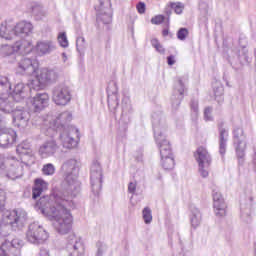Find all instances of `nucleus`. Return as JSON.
<instances>
[{"mask_svg":"<svg viewBox=\"0 0 256 256\" xmlns=\"http://www.w3.org/2000/svg\"><path fill=\"white\" fill-rule=\"evenodd\" d=\"M41 213L52 221V225L60 235H67L73 227L71 210L75 207L73 195L69 192H57L51 196H43L37 202Z\"/></svg>","mask_w":256,"mask_h":256,"instance_id":"1","label":"nucleus"},{"mask_svg":"<svg viewBox=\"0 0 256 256\" xmlns=\"http://www.w3.org/2000/svg\"><path fill=\"white\" fill-rule=\"evenodd\" d=\"M152 127L154 131V139L156 145L160 151L161 163L163 169L171 171L175 169V158L171 150V143L167 140L165 131H167V124L165 118L161 112H155L152 114Z\"/></svg>","mask_w":256,"mask_h":256,"instance_id":"2","label":"nucleus"},{"mask_svg":"<svg viewBox=\"0 0 256 256\" xmlns=\"http://www.w3.org/2000/svg\"><path fill=\"white\" fill-rule=\"evenodd\" d=\"M33 33V24L21 21L15 24L13 19H8L0 24V37L4 41H13L16 37H27Z\"/></svg>","mask_w":256,"mask_h":256,"instance_id":"3","label":"nucleus"},{"mask_svg":"<svg viewBox=\"0 0 256 256\" xmlns=\"http://www.w3.org/2000/svg\"><path fill=\"white\" fill-rule=\"evenodd\" d=\"M239 48H228L225 57L234 71H243V65L249 63V50H247V38L239 39Z\"/></svg>","mask_w":256,"mask_h":256,"instance_id":"4","label":"nucleus"},{"mask_svg":"<svg viewBox=\"0 0 256 256\" xmlns=\"http://www.w3.org/2000/svg\"><path fill=\"white\" fill-rule=\"evenodd\" d=\"M62 173L64 175V181L68 185V189L67 191H64V193L76 197L81 187V183L77 181L79 175V162L75 159L67 160L62 165Z\"/></svg>","mask_w":256,"mask_h":256,"instance_id":"5","label":"nucleus"},{"mask_svg":"<svg viewBox=\"0 0 256 256\" xmlns=\"http://www.w3.org/2000/svg\"><path fill=\"white\" fill-rule=\"evenodd\" d=\"M29 93V86L18 83L11 92V82L9 78L0 76V99H13L16 103L23 101Z\"/></svg>","mask_w":256,"mask_h":256,"instance_id":"6","label":"nucleus"},{"mask_svg":"<svg viewBox=\"0 0 256 256\" xmlns=\"http://www.w3.org/2000/svg\"><path fill=\"white\" fill-rule=\"evenodd\" d=\"M59 80V72L55 69L42 68L37 70L35 74V78L30 82V89H34V91H41V89H45L47 85H51V83H57Z\"/></svg>","mask_w":256,"mask_h":256,"instance_id":"7","label":"nucleus"},{"mask_svg":"<svg viewBox=\"0 0 256 256\" xmlns=\"http://www.w3.org/2000/svg\"><path fill=\"white\" fill-rule=\"evenodd\" d=\"M2 221L10 225L12 231L23 229L27 223V212L23 209L7 210L3 213Z\"/></svg>","mask_w":256,"mask_h":256,"instance_id":"8","label":"nucleus"},{"mask_svg":"<svg viewBox=\"0 0 256 256\" xmlns=\"http://www.w3.org/2000/svg\"><path fill=\"white\" fill-rule=\"evenodd\" d=\"M26 239L29 243L33 245H41L49 239V233L41 224L38 222H33L28 226V231L26 232Z\"/></svg>","mask_w":256,"mask_h":256,"instance_id":"9","label":"nucleus"},{"mask_svg":"<svg viewBox=\"0 0 256 256\" xmlns=\"http://www.w3.org/2000/svg\"><path fill=\"white\" fill-rule=\"evenodd\" d=\"M90 183L93 195L99 197L103 183V168H101V163L97 160L92 162L90 168Z\"/></svg>","mask_w":256,"mask_h":256,"instance_id":"10","label":"nucleus"},{"mask_svg":"<svg viewBox=\"0 0 256 256\" xmlns=\"http://www.w3.org/2000/svg\"><path fill=\"white\" fill-rule=\"evenodd\" d=\"M194 157L198 163L199 173L201 177H209V167L211 166V154L204 147H199Z\"/></svg>","mask_w":256,"mask_h":256,"instance_id":"11","label":"nucleus"},{"mask_svg":"<svg viewBox=\"0 0 256 256\" xmlns=\"http://www.w3.org/2000/svg\"><path fill=\"white\" fill-rule=\"evenodd\" d=\"M59 139L65 149H73L77 147L79 129L75 128V126H67L60 133Z\"/></svg>","mask_w":256,"mask_h":256,"instance_id":"12","label":"nucleus"},{"mask_svg":"<svg viewBox=\"0 0 256 256\" xmlns=\"http://www.w3.org/2000/svg\"><path fill=\"white\" fill-rule=\"evenodd\" d=\"M0 176L7 177L12 181L23 177V166H21V162L13 156L9 157L6 162V168Z\"/></svg>","mask_w":256,"mask_h":256,"instance_id":"13","label":"nucleus"},{"mask_svg":"<svg viewBox=\"0 0 256 256\" xmlns=\"http://www.w3.org/2000/svg\"><path fill=\"white\" fill-rule=\"evenodd\" d=\"M99 5L95 7L97 13V21H101L104 25H109L113 21V10L111 9V0H98Z\"/></svg>","mask_w":256,"mask_h":256,"instance_id":"14","label":"nucleus"},{"mask_svg":"<svg viewBox=\"0 0 256 256\" xmlns=\"http://www.w3.org/2000/svg\"><path fill=\"white\" fill-rule=\"evenodd\" d=\"M71 89L65 84H60L53 89L52 101L56 105L65 106L71 102Z\"/></svg>","mask_w":256,"mask_h":256,"instance_id":"15","label":"nucleus"},{"mask_svg":"<svg viewBox=\"0 0 256 256\" xmlns=\"http://www.w3.org/2000/svg\"><path fill=\"white\" fill-rule=\"evenodd\" d=\"M21 247H23V240L19 238L5 240L3 244L0 246V256L21 255Z\"/></svg>","mask_w":256,"mask_h":256,"instance_id":"16","label":"nucleus"},{"mask_svg":"<svg viewBox=\"0 0 256 256\" xmlns=\"http://www.w3.org/2000/svg\"><path fill=\"white\" fill-rule=\"evenodd\" d=\"M66 249L70 256H85V244L81 237H77L75 234L68 236Z\"/></svg>","mask_w":256,"mask_h":256,"instance_id":"17","label":"nucleus"},{"mask_svg":"<svg viewBox=\"0 0 256 256\" xmlns=\"http://www.w3.org/2000/svg\"><path fill=\"white\" fill-rule=\"evenodd\" d=\"M73 119V115L69 111L62 112L58 114L55 119L50 121V126L47 129V135L53 131V135H57V129H67V123H70Z\"/></svg>","mask_w":256,"mask_h":256,"instance_id":"18","label":"nucleus"},{"mask_svg":"<svg viewBox=\"0 0 256 256\" xmlns=\"http://www.w3.org/2000/svg\"><path fill=\"white\" fill-rule=\"evenodd\" d=\"M52 136L46 139L39 147L38 153L42 159L53 157L59 151V144L55 140V134L51 131Z\"/></svg>","mask_w":256,"mask_h":256,"instance_id":"19","label":"nucleus"},{"mask_svg":"<svg viewBox=\"0 0 256 256\" xmlns=\"http://www.w3.org/2000/svg\"><path fill=\"white\" fill-rule=\"evenodd\" d=\"M17 143V132L12 128L0 129V149H11Z\"/></svg>","mask_w":256,"mask_h":256,"instance_id":"20","label":"nucleus"},{"mask_svg":"<svg viewBox=\"0 0 256 256\" xmlns=\"http://www.w3.org/2000/svg\"><path fill=\"white\" fill-rule=\"evenodd\" d=\"M12 119L15 127H19V129H25V127L29 125L31 114L23 107H16L12 114Z\"/></svg>","mask_w":256,"mask_h":256,"instance_id":"21","label":"nucleus"},{"mask_svg":"<svg viewBox=\"0 0 256 256\" xmlns=\"http://www.w3.org/2000/svg\"><path fill=\"white\" fill-rule=\"evenodd\" d=\"M39 69V64L30 58H23L19 63L16 69L18 75H33V73L37 74V70Z\"/></svg>","mask_w":256,"mask_h":256,"instance_id":"22","label":"nucleus"},{"mask_svg":"<svg viewBox=\"0 0 256 256\" xmlns=\"http://www.w3.org/2000/svg\"><path fill=\"white\" fill-rule=\"evenodd\" d=\"M185 93V81L179 78L174 86V94L172 95V109L177 111L181 105V100L183 99V94Z\"/></svg>","mask_w":256,"mask_h":256,"instance_id":"23","label":"nucleus"},{"mask_svg":"<svg viewBox=\"0 0 256 256\" xmlns=\"http://www.w3.org/2000/svg\"><path fill=\"white\" fill-rule=\"evenodd\" d=\"M212 197L214 201L213 207L215 215L217 217H225L227 205L225 204V200L223 199L221 192H219L218 190H213Z\"/></svg>","mask_w":256,"mask_h":256,"instance_id":"24","label":"nucleus"},{"mask_svg":"<svg viewBox=\"0 0 256 256\" xmlns=\"http://www.w3.org/2000/svg\"><path fill=\"white\" fill-rule=\"evenodd\" d=\"M16 152L18 155L22 156L24 160H27L29 165L35 163V154L33 153V149H31V144L22 142L17 146Z\"/></svg>","mask_w":256,"mask_h":256,"instance_id":"25","label":"nucleus"},{"mask_svg":"<svg viewBox=\"0 0 256 256\" xmlns=\"http://www.w3.org/2000/svg\"><path fill=\"white\" fill-rule=\"evenodd\" d=\"M57 47L55 46V42L51 40H41L38 41L35 46V51L38 55H50V53H53Z\"/></svg>","mask_w":256,"mask_h":256,"instance_id":"26","label":"nucleus"},{"mask_svg":"<svg viewBox=\"0 0 256 256\" xmlns=\"http://www.w3.org/2000/svg\"><path fill=\"white\" fill-rule=\"evenodd\" d=\"M30 103L34 111H42L49 104V94L41 93L36 94L35 97L30 99Z\"/></svg>","mask_w":256,"mask_h":256,"instance_id":"27","label":"nucleus"},{"mask_svg":"<svg viewBox=\"0 0 256 256\" xmlns=\"http://www.w3.org/2000/svg\"><path fill=\"white\" fill-rule=\"evenodd\" d=\"M12 47L14 49V53H18L19 55H28V53L33 51V45L27 40L16 41Z\"/></svg>","mask_w":256,"mask_h":256,"instance_id":"28","label":"nucleus"},{"mask_svg":"<svg viewBox=\"0 0 256 256\" xmlns=\"http://www.w3.org/2000/svg\"><path fill=\"white\" fill-rule=\"evenodd\" d=\"M113 89L111 87H108L107 93H108V107L112 111H115L117 107H119V96L117 95V84H112Z\"/></svg>","mask_w":256,"mask_h":256,"instance_id":"29","label":"nucleus"},{"mask_svg":"<svg viewBox=\"0 0 256 256\" xmlns=\"http://www.w3.org/2000/svg\"><path fill=\"white\" fill-rule=\"evenodd\" d=\"M227 141H229V130L224 127L219 128V153L222 157H225L227 153Z\"/></svg>","mask_w":256,"mask_h":256,"instance_id":"30","label":"nucleus"},{"mask_svg":"<svg viewBox=\"0 0 256 256\" xmlns=\"http://www.w3.org/2000/svg\"><path fill=\"white\" fill-rule=\"evenodd\" d=\"M233 143L235 149H243V143H245V132L241 127H235L233 130Z\"/></svg>","mask_w":256,"mask_h":256,"instance_id":"31","label":"nucleus"},{"mask_svg":"<svg viewBox=\"0 0 256 256\" xmlns=\"http://www.w3.org/2000/svg\"><path fill=\"white\" fill-rule=\"evenodd\" d=\"M202 215L201 210L196 206L190 207V223L194 229H197L201 225Z\"/></svg>","mask_w":256,"mask_h":256,"instance_id":"32","label":"nucleus"},{"mask_svg":"<svg viewBox=\"0 0 256 256\" xmlns=\"http://www.w3.org/2000/svg\"><path fill=\"white\" fill-rule=\"evenodd\" d=\"M47 187L48 184L43 179H36L32 189V198L37 199V197H41V193L47 190Z\"/></svg>","mask_w":256,"mask_h":256,"instance_id":"33","label":"nucleus"},{"mask_svg":"<svg viewBox=\"0 0 256 256\" xmlns=\"http://www.w3.org/2000/svg\"><path fill=\"white\" fill-rule=\"evenodd\" d=\"M0 55L2 57H12V59H15V50L13 45L2 44L0 47Z\"/></svg>","mask_w":256,"mask_h":256,"instance_id":"34","label":"nucleus"},{"mask_svg":"<svg viewBox=\"0 0 256 256\" xmlns=\"http://www.w3.org/2000/svg\"><path fill=\"white\" fill-rule=\"evenodd\" d=\"M247 147V143L243 144V148H235L236 157L238 159V165L243 167L245 165V149Z\"/></svg>","mask_w":256,"mask_h":256,"instance_id":"35","label":"nucleus"},{"mask_svg":"<svg viewBox=\"0 0 256 256\" xmlns=\"http://www.w3.org/2000/svg\"><path fill=\"white\" fill-rule=\"evenodd\" d=\"M3 101L0 103V110L2 113H14L15 109L13 107V103H11V100L2 99Z\"/></svg>","mask_w":256,"mask_h":256,"instance_id":"36","label":"nucleus"},{"mask_svg":"<svg viewBox=\"0 0 256 256\" xmlns=\"http://www.w3.org/2000/svg\"><path fill=\"white\" fill-rule=\"evenodd\" d=\"M32 14L36 17L37 21H40V19H43L47 15V12H45L43 6L35 5L32 7Z\"/></svg>","mask_w":256,"mask_h":256,"instance_id":"37","label":"nucleus"},{"mask_svg":"<svg viewBox=\"0 0 256 256\" xmlns=\"http://www.w3.org/2000/svg\"><path fill=\"white\" fill-rule=\"evenodd\" d=\"M129 113H131V106H127L125 104H123L122 106V117H121V121L122 123H125L127 125V123H130L131 121V116L129 115Z\"/></svg>","mask_w":256,"mask_h":256,"instance_id":"38","label":"nucleus"},{"mask_svg":"<svg viewBox=\"0 0 256 256\" xmlns=\"http://www.w3.org/2000/svg\"><path fill=\"white\" fill-rule=\"evenodd\" d=\"M213 91L216 101H223V85H221L219 82H216L213 86Z\"/></svg>","mask_w":256,"mask_h":256,"instance_id":"39","label":"nucleus"},{"mask_svg":"<svg viewBox=\"0 0 256 256\" xmlns=\"http://www.w3.org/2000/svg\"><path fill=\"white\" fill-rule=\"evenodd\" d=\"M42 173H43V175H46V176L55 175V165H53L51 163L45 164L42 167Z\"/></svg>","mask_w":256,"mask_h":256,"instance_id":"40","label":"nucleus"},{"mask_svg":"<svg viewBox=\"0 0 256 256\" xmlns=\"http://www.w3.org/2000/svg\"><path fill=\"white\" fill-rule=\"evenodd\" d=\"M151 45L160 55H165V48H163V45H161L157 38L151 40Z\"/></svg>","mask_w":256,"mask_h":256,"instance_id":"41","label":"nucleus"},{"mask_svg":"<svg viewBox=\"0 0 256 256\" xmlns=\"http://www.w3.org/2000/svg\"><path fill=\"white\" fill-rule=\"evenodd\" d=\"M143 219L146 225H149L153 221V215L151 214V208L146 207L142 211Z\"/></svg>","mask_w":256,"mask_h":256,"instance_id":"42","label":"nucleus"},{"mask_svg":"<svg viewBox=\"0 0 256 256\" xmlns=\"http://www.w3.org/2000/svg\"><path fill=\"white\" fill-rule=\"evenodd\" d=\"M58 43L60 47H64V48L69 47V40H67V34L65 32H61L58 35Z\"/></svg>","mask_w":256,"mask_h":256,"instance_id":"43","label":"nucleus"},{"mask_svg":"<svg viewBox=\"0 0 256 256\" xmlns=\"http://www.w3.org/2000/svg\"><path fill=\"white\" fill-rule=\"evenodd\" d=\"M170 7L177 15H181V13H183V9H185V5L181 2L171 3Z\"/></svg>","mask_w":256,"mask_h":256,"instance_id":"44","label":"nucleus"},{"mask_svg":"<svg viewBox=\"0 0 256 256\" xmlns=\"http://www.w3.org/2000/svg\"><path fill=\"white\" fill-rule=\"evenodd\" d=\"M8 160H9V157H5V154L0 153V176L2 173L5 172V169H7Z\"/></svg>","mask_w":256,"mask_h":256,"instance_id":"45","label":"nucleus"},{"mask_svg":"<svg viewBox=\"0 0 256 256\" xmlns=\"http://www.w3.org/2000/svg\"><path fill=\"white\" fill-rule=\"evenodd\" d=\"M189 35V30L187 28H180L177 32V37L179 41H185Z\"/></svg>","mask_w":256,"mask_h":256,"instance_id":"46","label":"nucleus"},{"mask_svg":"<svg viewBox=\"0 0 256 256\" xmlns=\"http://www.w3.org/2000/svg\"><path fill=\"white\" fill-rule=\"evenodd\" d=\"M204 120L213 121V107L208 106L204 109Z\"/></svg>","mask_w":256,"mask_h":256,"instance_id":"47","label":"nucleus"},{"mask_svg":"<svg viewBox=\"0 0 256 256\" xmlns=\"http://www.w3.org/2000/svg\"><path fill=\"white\" fill-rule=\"evenodd\" d=\"M191 111L194 113V115H197L199 113V101L198 100H191L190 103Z\"/></svg>","mask_w":256,"mask_h":256,"instance_id":"48","label":"nucleus"},{"mask_svg":"<svg viewBox=\"0 0 256 256\" xmlns=\"http://www.w3.org/2000/svg\"><path fill=\"white\" fill-rule=\"evenodd\" d=\"M163 21H165V16H163V15H158L151 19V23L153 25H161V23H163Z\"/></svg>","mask_w":256,"mask_h":256,"instance_id":"49","label":"nucleus"},{"mask_svg":"<svg viewBox=\"0 0 256 256\" xmlns=\"http://www.w3.org/2000/svg\"><path fill=\"white\" fill-rule=\"evenodd\" d=\"M5 190L0 188V211H3V209L5 208Z\"/></svg>","mask_w":256,"mask_h":256,"instance_id":"50","label":"nucleus"},{"mask_svg":"<svg viewBox=\"0 0 256 256\" xmlns=\"http://www.w3.org/2000/svg\"><path fill=\"white\" fill-rule=\"evenodd\" d=\"M135 191H137V183L130 182L128 185V192H130L132 195H135Z\"/></svg>","mask_w":256,"mask_h":256,"instance_id":"51","label":"nucleus"},{"mask_svg":"<svg viewBox=\"0 0 256 256\" xmlns=\"http://www.w3.org/2000/svg\"><path fill=\"white\" fill-rule=\"evenodd\" d=\"M97 247H98V250H97L96 256H103V253H105V245H103L102 243H98Z\"/></svg>","mask_w":256,"mask_h":256,"instance_id":"52","label":"nucleus"},{"mask_svg":"<svg viewBox=\"0 0 256 256\" xmlns=\"http://www.w3.org/2000/svg\"><path fill=\"white\" fill-rule=\"evenodd\" d=\"M5 125H7V117L0 114V129H5Z\"/></svg>","mask_w":256,"mask_h":256,"instance_id":"53","label":"nucleus"},{"mask_svg":"<svg viewBox=\"0 0 256 256\" xmlns=\"http://www.w3.org/2000/svg\"><path fill=\"white\" fill-rule=\"evenodd\" d=\"M137 11H138V13H140V14L145 13V3H143V2L138 3V5H137Z\"/></svg>","mask_w":256,"mask_h":256,"instance_id":"54","label":"nucleus"},{"mask_svg":"<svg viewBox=\"0 0 256 256\" xmlns=\"http://www.w3.org/2000/svg\"><path fill=\"white\" fill-rule=\"evenodd\" d=\"M167 63H168V65H175V56H173V55L168 56Z\"/></svg>","mask_w":256,"mask_h":256,"instance_id":"55","label":"nucleus"},{"mask_svg":"<svg viewBox=\"0 0 256 256\" xmlns=\"http://www.w3.org/2000/svg\"><path fill=\"white\" fill-rule=\"evenodd\" d=\"M39 255L40 256H50L49 255V250H47L46 248H41Z\"/></svg>","mask_w":256,"mask_h":256,"instance_id":"56","label":"nucleus"},{"mask_svg":"<svg viewBox=\"0 0 256 256\" xmlns=\"http://www.w3.org/2000/svg\"><path fill=\"white\" fill-rule=\"evenodd\" d=\"M252 165H253V171L256 173V151L254 152L253 158H252Z\"/></svg>","mask_w":256,"mask_h":256,"instance_id":"57","label":"nucleus"},{"mask_svg":"<svg viewBox=\"0 0 256 256\" xmlns=\"http://www.w3.org/2000/svg\"><path fill=\"white\" fill-rule=\"evenodd\" d=\"M79 43H85V38L84 37L77 38L76 45H79Z\"/></svg>","mask_w":256,"mask_h":256,"instance_id":"58","label":"nucleus"},{"mask_svg":"<svg viewBox=\"0 0 256 256\" xmlns=\"http://www.w3.org/2000/svg\"><path fill=\"white\" fill-rule=\"evenodd\" d=\"M62 61L63 63H67V54L65 52L62 53Z\"/></svg>","mask_w":256,"mask_h":256,"instance_id":"59","label":"nucleus"},{"mask_svg":"<svg viewBox=\"0 0 256 256\" xmlns=\"http://www.w3.org/2000/svg\"><path fill=\"white\" fill-rule=\"evenodd\" d=\"M163 35H164V37H167L168 35H169V30H163Z\"/></svg>","mask_w":256,"mask_h":256,"instance_id":"60","label":"nucleus"}]
</instances>
